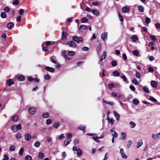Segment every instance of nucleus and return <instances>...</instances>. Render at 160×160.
Listing matches in <instances>:
<instances>
[{
  "mask_svg": "<svg viewBox=\"0 0 160 160\" xmlns=\"http://www.w3.org/2000/svg\"><path fill=\"white\" fill-rule=\"evenodd\" d=\"M72 136V134L71 133H69L66 135V139L64 141V143L65 146L69 144L71 142V138Z\"/></svg>",
  "mask_w": 160,
  "mask_h": 160,
  "instance_id": "f257e3e1",
  "label": "nucleus"
},
{
  "mask_svg": "<svg viewBox=\"0 0 160 160\" xmlns=\"http://www.w3.org/2000/svg\"><path fill=\"white\" fill-rule=\"evenodd\" d=\"M21 128L22 125L20 124L12 125L11 127V129L14 132H16L18 131V130H20Z\"/></svg>",
  "mask_w": 160,
  "mask_h": 160,
  "instance_id": "f03ea898",
  "label": "nucleus"
},
{
  "mask_svg": "<svg viewBox=\"0 0 160 160\" xmlns=\"http://www.w3.org/2000/svg\"><path fill=\"white\" fill-rule=\"evenodd\" d=\"M73 39L78 43H79L80 42H83L82 38L81 37L78 38L77 36H73Z\"/></svg>",
  "mask_w": 160,
  "mask_h": 160,
  "instance_id": "7ed1b4c3",
  "label": "nucleus"
},
{
  "mask_svg": "<svg viewBox=\"0 0 160 160\" xmlns=\"http://www.w3.org/2000/svg\"><path fill=\"white\" fill-rule=\"evenodd\" d=\"M67 44L70 47L72 48H75L76 46V43L73 41L68 42Z\"/></svg>",
  "mask_w": 160,
  "mask_h": 160,
  "instance_id": "20e7f679",
  "label": "nucleus"
},
{
  "mask_svg": "<svg viewBox=\"0 0 160 160\" xmlns=\"http://www.w3.org/2000/svg\"><path fill=\"white\" fill-rule=\"evenodd\" d=\"M120 152L121 154V156L122 158H128L127 156L125 154L124 150L123 148H121L120 149Z\"/></svg>",
  "mask_w": 160,
  "mask_h": 160,
  "instance_id": "39448f33",
  "label": "nucleus"
},
{
  "mask_svg": "<svg viewBox=\"0 0 160 160\" xmlns=\"http://www.w3.org/2000/svg\"><path fill=\"white\" fill-rule=\"evenodd\" d=\"M107 35L108 33L103 32L102 33L101 35V38L103 41H104L105 39H107Z\"/></svg>",
  "mask_w": 160,
  "mask_h": 160,
  "instance_id": "423d86ee",
  "label": "nucleus"
},
{
  "mask_svg": "<svg viewBox=\"0 0 160 160\" xmlns=\"http://www.w3.org/2000/svg\"><path fill=\"white\" fill-rule=\"evenodd\" d=\"M31 135L30 134L27 133L25 135L24 138L25 140L27 141H29L31 138Z\"/></svg>",
  "mask_w": 160,
  "mask_h": 160,
  "instance_id": "0eeeda50",
  "label": "nucleus"
},
{
  "mask_svg": "<svg viewBox=\"0 0 160 160\" xmlns=\"http://www.w3.org/2000/svg\"><path fill=\"white\" fill-rule=\"evenodd\" d=\"M110 131L111 132L113 137L116 138L118 137V134L114 130L112 129L110 130Z\"/></svg>",
  "mask_w": 160,
  "mask_h": 160,
  "instance_id": "6e6552de",
  "label": "nucleus"
},
{
  "mask_svg": "<svg viewBox=\"0 0 160 160\" xmlns=\"http://www.w3.org/2000/svg\"><path fill=\"white\" fill-rule=\"evenodd\" d=\"M122 11L124 13H127L129 11V8L127 6H124L122 8Z\"/></svg>",
  "mask_w": 160,
  "mask_h": 160,
  "instance_id": "1a4fd4ad",
  "label": "nucleus"
},
{
  "mask_svg": "<svg viewBox=\"0 0 160 160\" xmlns=\"http://www.w3.org/2000/svg\"><path fill=\"white\" fill-rule=\"evenodd\" d=\"M28 111L30 114H33L35 113L36 110L34 108L32 107L28 109Z\"/></svg>",
  "mask_w": 160,
  "mask_h": 160,
  "instance_id": "9d476101",
  "label": "nucleus"
},
{
  "mask_svg": "<svg viewBox=\"0 0 160 160\" xmlns=\"http://www.w3.org/2000/svg\"><path fill=\"white\" fill-rule=\"evenodd\" d=\"M87 28L86 26L82 25L80 26L79 30L81 32H83Z\"/></svg>",
  "mask_w": 160,
  "mask_h": 160,
  "instance_id": "9b49d317",
  "label": "nucleus"
},
{
  "mask_svg": "<svg viewBox=\"0 0 160 160\" xmlns=\"http://www.w3.org/2000/svg\"><path fill=\"white\" fill-rule=\"evenodd\" d=\"M45 69L47 71L51 72H54L55 71V69L53 68L48 66L46 67H45Z\"/></svg>",
  "mask_w": 160,
  "mask_h": 160,
  "instance_id": "f8f14e48",
  "label": "nucleus"
},
{
  "mask_svg": "<svg viewBox=\"0 0 160 160\" xmlns=\"http://www.w3.org/2000/svg\"><path fill=\"white\" fill-rule=\"evenodd\" d=\"M143 142L142 139H141L139 140L137 142V148H139L143 144Z\"/></svg>",
  "mask_w": 160,
  "mask_h": 160,
  "instance_id": "ddd939ff",
  "label": "nucleus"
},
{
  "mask_svg": "<svg viewBox=\"0 0 160 160\" xmlns=\"http://www.w3.org/2000/svg\"><path fill=\"white\" fill-rule=\"evenodd\" d=\"M7 83L8 86H10L14 84V82L11 79H9L7 81Z\"/></svg>",
  "mask_w": 160,
  "mask_h": 160,
  "instance_id": "4468645a",
  "label": "nucleus"
},
{
  "mask_svg": "<svg viewBox=\"0 0 160 160\" xmlns=\"http://www.w3.org/2000/svg\"><path fill=\"white\" fill-rule=\"evenodd\" d=\"M67 34L66 32H62L61 38L62 40H65L67 38Z\"/></svg>",
  "mask_w": 160,
  "mask_h": 160,
  "instance_id": "2eb2a0df",
  "label": "nucleus"
},
{
  "mask_svg": "<svg viewBox=\"0 0 160 160\" xmlns=\"http://www.w3.org/2000/svg\"><path fill=\"white\" fill-rule=\"evenodd\" d=\"M121 139L122 140H124L126 139V134L123 132L121 133Z\"/></svg>",
  "mask_w": 160,
  "mask_h": 160,
  "instance_id": "dca6fc26",
  "label": "nucleus"
},
{
  "mask_svg": "<svg viewBox=\"0 0 160 160\" xmlns=\"http://www.w3.org/2000/svg\"><path fill=\"white\" fill-rule=\"evenodd\" d=\"M18 119V117L17 115H15L12 118V121L13 122H17Z\"/></svg>",
  "mask_w": 160,
  "mask_h": 160,
  "instance_id": "f3484780",
  "label": "nucleus"
},
{
  "mask_svg": "<svg viewBox=\"0 0 160 160\" xmlns=\"http://www.w3.org/2000/svg\"><path fill=\"white\" fill-rule=\"evenodd\" d=\"M138 10L141 12H143L144 11V7L141 5L139 6L138 7Z\"/></svg>",
  "mask_w": 160,
  "mask_h": 160,
  "instance_id": "a211bd4d",
  "label": "nucleus"
},
{
  "mask_svg": "<svg viewBox=\"0 0 160 160\" xmlns=\"http://www.w3.org/2000/svg\"><path fill=\"white\" fill-rule=\"evenodd\" d=\"M151 84L152 87L153 88H156L157 87V83L155 81H152L151 82Z\"/></svg>",
  "mask_w": 160,
  "mask_h": 160,
  "instance_id": "6ab92c4d",
  "label": "nucleus"
},
{
  "mask_svg": "<svg viewBox=\"0 0 160 160\" xmlns=\"http://www.w3.org/2000/svg\"><path fill=\"white\" fill-rule=\"evenodd\" d=\"M113 113L116 119L118 121L119 119L120 116L119 114L117 113L116 111H114L113 112Z\"/></svg>",
  "mask_w": 160,
  "mask_h": 160,
  "instance_id": "aec40b11",
  "label": "nucleus"
},
{
  "mask_svg": "<svg viewBox=\"0 0 160 160\" xmlns=\"http://www.w3.org/2000/svg\"><path fill=\"white\" fill-rule=\"evenodd\" d=\"M130 38L132 42H135L138 40V37L135 35H133L130 37Z\"/></svg>",
  "mask_w": 160,
  "mask_h": 160,
  "instance_id": "412c9836",
  "label": "nucleus"
},
{
  "mask_svg": "<svg viewBox=\"0 0 160 160\" xmlns=\"http://www.w3.org/2000/svg\"><path fill=\"white\" fill-rule=\"evenodd\" d=\"M14 26V24L12 22H10L7 24V27L9 29H12Z\"/></svg>",
  "mask_w": 160,
  "mask_h": 160,
  "instance_id": "4be33fe9",
  "label": "nucleus"
},
{
  "mask_svg": "<svg viewBox=\"0 0 160 160\" xmlns=\"http://www.w3.org/2000/svg\"><path fill=\"white\" fill-rule=\"evenodd\" d=\"M113 75L114 76L118 77L120 75L119 72L117 70H115L113 72Z\"/></svg>",
  "mask_w": 160,
  "mask_h": 160,
  "instance_id": "5701e85b",
  "label": "nucleus"
},
{
  "mask_svg": "<svg viewBox=\"0 0 160 160\" xmlns=\"http://www.w3.org/2000/svg\"><path fill=\"white\" fill-rule=\"evenodd\" d=\"M77 151L78 156L79 157L82 155V150L78 148V150Z\"/></svg>",
  "mask_w": 160,
  "mask_h": 160,
  "instance_id": "b1692460",
  "label": "nucleus"
},
{
  "mask_svg": "<svg viewBox=\"0 0 160 160\" xmlns=\"http://www.w3.org/2000/svg\"><path fill=\"white\" fill-rule=\"evenodd\" d=\"M38 157L40 158L43 159L44 157V154L41 152H38Z\"/></svg>",
  "mask_w": 160,
  "mask_h": 160,
  "instance_id": "393cba45",
  "label": "nucleus"
},
{
  "mask_svg": "<svg viewBox=\"0 0 160 160\" xmlns=\"http://www.w3.org/2000/svg\"><path fill=\"white\" fill-rule=\"evenodd\" d=\"M102 101L103 103H106L111 105H113L114 104V103L112 102L107 101L104 99L102 100Z\"/></svg>",
  "mask_w": 160,
  "mask_h": 160,
  "instance_id": "a878e982",
  "label": "nucleus"
},
{
  "mask_svg": "<svg viewBox=\"0 0 160 160\" xmlns=\"http://www.w3.org/2000/svg\"><path fill=\"white\" fill-rule=\"evenodd\" d=\"M78 128L81 130L83 131L84 132L85 131V126L83 125H80L78 127Z\"/></svg>",
  "mask_w": 160,
  "mask_h": 160,
  "instance_id": "bb28decb",
  "label": "nucleus"
},
{
  "mask_svg": "<svg viewBox=\"0 0 160 160\" xmlns=\"http://www.w3.org/2000/svg\"><path fill=\"white\" fill-rule=\"evenodd\" d=\"M129 125H130V128H134L136 126L135 123L132 121L129 122Z\"/></svg>",
  "mask_w": 160,
  "mask_h": 160,
  "instance_id": "cd10ccee",
  "label": "nucleus"
},
{
  "mask_svg": "<svg viewBox=\"0 0 160 160\" xmlns=\"http://www.w3.org/2000/svg\"><path fill=\"white\" fill-rule=\"evenodd\" d=\"M92 12L93 14L96 16H98L99 14V12L96 9L92 10Z\"/></svg>",
  "mask_w": 160,
  "mask_h": 160,
  "instance_id": "c85d7f7f",
  "label": "nucleus"
},
{
  "mask_svg": "<svg viewBox=\"0 0 160 160\" xmlns=\"http://www.w3.org/2000/svg\"><path fill=\"white\" fill-rule=\"evenodd\" d=\"M0 16L2 18H4L6 17L7 14L5 12H3L1 13Z\"/></svg>",
  "mask_w": 160,
  "mask_h": 160,
  "instance_id": "c756f323",
  "label": "nucleus"
},
{
  "mask_svg": "<svg viewBox=\"0 0 160 160\" xmlns=\"http://www.w3.org/2000/svg\"><path fill=\"white\" fill-rule=\"evenodd\" d=\"M132 103L135 105H137L139 103V101L137 99H134L132 101Z\"/></svg>",
  "mask_w": 160,
  "mask_h": 160,
  "instance_id": "7c9ffc66",
  "label": "nucleus"
},
{
  "mask_svg": "<svg viewBox=\"0 0 160 160\" xmlns=\"http://www.w3.org/2000/svg\"><path fill=\"white\" fill-rule=\"evenodd\" d=\"M132 82L135 85H137L138 84V81L137 80V79L135 78H133L132 80Z\"/></svg>",
  "mask_w": 160,
  "mask_h": 160,
  "instance_id": "2f4dec72",
  "label": "nucleus"
},
{
  "mask_svg": "<svg viewBox=\"0 0 160 160\" xmlns=\"http://www.w3.org/2000/svg\"><path fill=\"white\" fill-rule=\"evenodd\" d=\"M34 145L35 147L38 148L40 146V143L38 141H37L34 143Z\"/></svg>",
  "mask_w": 160,
  "mask_h": 160,
  "instance_id": "473e14b6",
  "label": "nucleus"
},
{
  "mask_svg": "<svg viewBox=\"0 0 160 160\" xmlns=\"http://www.w3.org/2000/svg\"><path fill=\"white\" fill-rule=\"evenodd\" d=\"M103 137V136H102V137H93L92 138H93V140H94L95 141L97 142H99V141L98 140V139H99V138H102Z\"/></svg>",
  "mask_w": 160,
  "mask_h": 160,
  "instance_id": "72a5a7b5",
  "label": "nucleus"
},
{
  "mask_svg": "<svg viewBox=\"0 0 160 160\" xmlns=\"http://www.w3.org/2000/svg\"><path fill=\"white\" fill-rule=\"evenodd\" d=\"M16 148V147L14 145H12L10 146L9 148V150L11 151H14Z\"/></svg>",
  "mask_w": 160,
  "mask_h": 160,
  "instance_id": "f704fd0d",
  "label": "nucleus"
},
{
  "mask_svg": "<svg viewBox=\"0 0 160 160\" xmlns=\"http://www.w3.org/2000/svg\"><path fill=\"white\" fill-rule=\"evenodd\" d=\"M88 19L86 17L82 18L81 20L82 23H86L88 22Z\"/></svg>",
  "mask_w": 160,
  "mask_h": 160,
  "instance_id": "c9c22d12",
  "label": "nucleus"
},
{
  "mask_svg": "<svg viewBox=\"0 0 160 160\" xmlns=\"http://www.w3.org/2000/svg\"><path fill=\"white\" fill-rule=\"evenodd\" d=\"M150 38L152 41H155L156 40V38L154 35H151L150 36Z\"/></svg>",
  "mask_w": 160,
  "mask_h": 160,
  "instance_id": "e433bc0d",
  "label": "nucleus"
},
{
  "mask_svg": "<svg viewBox=\"0 0 160 160\" xmlns=\"http://www.w3.org/2000/svg\"><path fill=\"white\" fill-rule=\"evenodd\" d=\"M143 89L144 91L147 93H148L150 92L148 88L147 87H144L143 88Z\"/></svg>",
  "mask_w": 160,
  "mask_h": 160,
  "instance_id": "4c0bfd02",
  "label": "nucleus"
},
{
  "mask_svg": "<svg viewBox=\"0 0 160 160\" xmlns=\"http://www.w3.org/2000/svg\"><path fill=\"white\" fill-rule=\"evenodd\" d=\"M132 53L135 56H137L139 55V52L137 50H133Z\"/></svg>",
  "mask_w": 160,
  "mask_h": 160,
  "instance_id": "58836bf2",
  "label": "nucleus"
},
{
  "mask_svg": "<svg viewBox=\"0 0 160 160\" xmlns=\"http://www.w3.org/2000/svg\"><path fill=\"white\" fill-rule=\"evenodd\" d=\"M25 160H32V158L31 156L27 155L25 157Z\"/></svg>",
  "mask_w": 160,
  "mask_h": 160,
  "instance_id": "ea45409f",
  "label": "nucleus"
},
{
  "mask_svg": "<svg viewBox=\"0 0 160 160\" xmlns=\"http://www.w3.org/2000/svg\"><path fill=\"white\" fill-rule=\"evenodd\" d=\"M132 144V142L131 140H129L127 143V147L128 148H129Z\"/></svg>",
  "mask_w": 160,
  "mask_h": 160,
  "instance_id": "a19ab883",
  "label": "nucleus"
},
{
  "mask_svg": "<svg viewBox=\"0 0 160 160\" xmlns=\"http://www.w3.org/2000/svg\"><path fill=\"white\" fill-rule=\"evenodd\" d=\"M151 19L148 17H147L145 19V22L146 23L148 24L151 22Z\"/></svg>",
  "mask_w": 160,
  "mask_h": 160,
  "instance_id": "79ce46f5",
  "label": "nucleus"
},
{
  "mask_svg": "<svg viewBox=\"0 0 160 160\" xmlns=\"http://www.w3.org/2000/svg\"><path fill=\"white\" fill-rule=\"evenodd\" d=\"M24 148H21L19 151V154L20 156L22 155L23 152Z\"/></svg>",
  "mask_w": 160,
  "mask_h": 160,
  "instance_id": "37998d69",
  "label": "nucleus"
},
{
  "mask_svg": "<svg viewBox=\"0 0 160 160\" xmlns=\"http://www.w3.org/2000/svg\"><path fill=\"white\" fill-rule=\"evenodd\" d=\"M107 120H108V122L109 123H111L112 125L113 123V120L112 119H109L108 118H107Z\"/></svg>",
  "mask_w": 160,
  "mask_h": 160,
  "instance_id": "c03bdc74",
  "label": "nucleus"
},
{
  "mask_svg": "<svg viewBox=\"0 0 160 160\" xmlns=\"http://www.w3.org/2000/svg\"><path fill=\"white\" fill-rule=\"evenodd\" d=\"M25 79V77L24 76H21L18 77V80L19 81H23Z\"/></svg>",
  "mask_w": 160,
  "mask_h": 160,
  "instance_id": "a18cd8bd",
  "label": "nucleus"
},
{
  "mask_svg": "<svg viewBox=\"0 0 160 160\" xmlns=\"http://www.w3.org/2000/svg\"><path fill=\"white\" fill-rule=\"evenodd\" d=\"M43 117L44 118H47L49 117V114L48 112H45L43 114Z\"/></svg>",
  "mask_w": 160,
  "mask_h": 160,
  "instance_id": "49530a36",
  "label": "nucleus"
},
{
  "mask_svg": "<svg viewBox=\"0 0 160 160\" xmlns=\"http://www.w3.org/2000/svg\"><path fill=\"white\" fill-rule=\"evenodd\" d=\"M68 55L70 56H72L75 54V52L73 51H70L68 52Z\"/></svg>",
  "mask_w": 160,
  "mask_h": 160,
  "instance_id": "de8ad7c7",
  "label": "nucleus"
},
{
  "mask_svg": "<svg viewBox=\"0 0 160 160\" xmlns=\"http://www.w3.org/2000/svg\"><path fill=\"white\" fill-rule=\"evenodd\" d=\"M21 134L20 133H18L16 136V138L18 139H19L21 138Z\"/></svg>",
  "mask_w": 160,
  "mask_h": 160,
  "instance_id": "09e8293b",
  "label": "nucleus"
},
{
  "mask_svg": "<svg viewBox=\"0 0 160 160\" xmlns=\"http://www.w3.org/2000/svg\"><path fill=\"white\" fill-rule=\"evenodd\" d=\"M10 8L8 7H6L4 8V11L5 12H8L10 11Z\"/></svg>",
  "mask_w": 160,
  "mask_h": 160,
  "instance_id": "8fccbe9b",
  "label": "nucleus"
},
{
  "mask_svg": "<svg viewBox=\"0 0 160 160\" xmlns=\"http://www.w3.org/2000/svg\"><path fill=\"white\" fill-rule=\"evenodd\" d=\"M59 124L60 123L59 122H55L54 124L53 127L56 128H57L58 127Z\"/></svg>",
  "mask_w": 160,
  "mask_h": 160,
  "instance_id": "3c124183",
  "label": "nucleus"
},
{
  "mask_svg": "<svg viewBox=\"0 0 160 160\" xmlns=\"http://www.w3.org/2000/svg\"><path fill=\"white\" fill-rule=\"evenodd\" d=\"M135 76L138 78H139L141 77V74L139 72H137L135 74Z\"/></svg>",
  "mask_w": 160,
  "mask_h": 160,
  "instance_id": "603ef678",
  "label": "nucleus"
},
{
  "mask_svg": "<svg viewBox=\"0 0 160 160\" xmlns=\"http://www.w3.org/2000/svg\"><path fill=\"white\" fill-rule=\"evenodd\" d=\"M111 64L113 67L116 66L117 65V62L115 61H113L112 62Z\"/></svg>",
  "mask_w": 160,
  "mask_h": 160,
  "instance_id": "864d4df0",
  "label": "nucleus"
},
{
  "mask_svg": "<svg viewBox=\"0 0 160 160\" xmlns=\"http://www.w3.org/2000/svg\"><path fill=\"white\" fill-rule=\"evenodd\" d=\"M46 138L47 139L46 141L48 142H50L52 140V139L50 137H47Z\"/></svg>",
  "mask_w": 160,
  "mask_h": 160,
  "instance_id": "5fc2aeb1",
  "label": "nucleus"
},
{
  "mask_svg": "<svg viewBox=\"0 0 160 160\" xmlns=\"http://www.w3.org/2000/svg\"><path fill=\"white\" fill-rule=\"evenodd\" d=\"M82 50L84 51H88L89 50V48L87 47H84L82 48Z\"/></svg>",
  "mask_w": 160,
  "mask_h": 160,
  "instance_id": "6e6d98bb",
  "label": "nucleus"
},
{
  "mask_svg": "<svg viewBox=\"0 0 160 160\" xmlns=\"http://www.w3.org/2000/svg\"><path fill=\"white\" fill-rule=\"evenodd\" d=\"M24 12V10L22 9H21L19 11V12L20 15H22Z\"/></svg>",
  "mask_w": 160,
  "mask_h": 160,
  "instance_id": "4d7b16f0",
  "label": "nucleus"
},
{
  "mask_svg": "<svg viewBox=\"0 0 160 160\" xmlns=\"http://www.w3.org/2000/svg\"><path fill=\"white\" fill-rule=\"evenodd\" d=\"M149 99L153 102H157V100L155 98L152 97H150Z\"/></svg>",
  "mask_w": 160,
  "mask_h": 160,
  "instance_id": "13d9d810",
  "label": "nucleus"
},
{
  "mask_svg": "<svg viewBox=\"0 0 160 160\" xmlns=\"http://www.w3.org/2000/svg\"><path fill=\"white\" fill-rule=\"evenodd\" d=\"M155 26L156 28L158 29H160V24L159 23H156L155 24Z\"/></svg>",
  "mask_w": 160,
  "mask_h": 160,
  "instance_id": "bf43d9fd",
  "label": "nucleus"
},
{
  "mask_svg": "<svg viewBox=\"0 0 160 160\" xmlns=\"http://www.w3.org/2000/svg\"><path fill=\"white\" fill-rule=\"evenodd\" d=\"M19 3V1L18 0H14L12 3V4L13 5H18Z\"/></svg>",
  "mask_w": 160,
  "mask_h": 160,
  "instance_id": "052dcab7",
  "label": "nucleus"
},
{
  "mask_svg": "<svg viewBox=\"0 0 160 160\" xmlns=\"http://www.w3.org/2000/svg\"><path fill=\"white\" fill-rule=\"evenodd\" d=\"M148 71L149 72H154V69L152 68L151 67H149L148 68Z\"/></svg>",
  "mask_w": 160,
  "mask_h": 160,
  "instance_id": "680f3d73",
  "label": "nucleus"
},
{
  "mask_svg": "<svg viewBox=\"0 0 160 160\" xmlns=\"http://www.w3.org/2000/svg\"><path fill=\"white\" fill-rule=\"evenodd\" d=\"M113 87V85L112 83H110L108 85V88L110 90H112Z\"/></svg>",
  "mask_w": 160,
  "mask_h": 160,
  "instance_id": "e2e57ef3",
  "label": "nucleus"
},
{
  "mask_svg": "<svg viewBox=\"0 0 160 160\" xmlns=\"http://www.w3.org/2000/svg\"><path fill=\"white\" fill-rule=\"evenodd\" d=\"M121 78L124 81L126 82L127 81V78L124 75L122 76H121Z\"/></svg>",
  "mask_w": 160,
  "mask_h": 160,
  "instance_id": "0e129e2a",
  "label": "nucleus"
},
{
  "mask_svg": "<svg viewBox=\"0 0 160 160\" xmlns=\"http://www.w3.org/2000/svg\"><path fill=\"white\" fill-rule=\"evenodd\" d=\"M130 88L133 91L135 90V88L133 85H130L129 86Z\"/></svg>",
  "mask_w": 160,
  "mask_h": 160,
  "instance_id": "69168bd1",
  "label": "nucleus"
},
{
  "mask_svg": "<svg viewBox=\"0 0 160 160\" xmlns=\"http://www.w3.org/2000/svg\"><path fill=\"white\" fill-rule=\"evenodd\" d=\"M52 122V120L50 119H48L46 120V123L48 125L50 124Z\"/></svg>",
  "mask_w": 160,
  "mask_h": 160,
  "instance_id": "338daca9",
  "label": "nucleus"
},
{
  "mask_svg": "<svg viewBox=\"0 0 160 160\" xmlns=\"http://www.w3.org/2000/svg\"><path fill=\"white\" fill-rule=\"evenodd\" d=\"M8 156L6 155H4V158L2 160H8Z\"/></svg>",
  "mask_w": 160,
  "mask_h": 160,
  "instance_id": "774afa93",
  "label": "nucleus"
}]
</instances>
